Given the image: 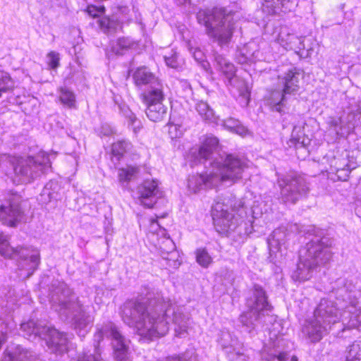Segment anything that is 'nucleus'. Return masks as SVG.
I'll use <instances>...</instances> for the list:
<instances>
[{
	"label": "nucleus",
	"mask_w": 361,
	"mask_h": 361,
	"mask_svg": "<svg viewBox=\"0 0 361 361\" xmlns=\"http://www.w3.org/2000/svg\"><path fill=\"white\" fill-rule=\"evenodd\" d=\"M271 14H274L276 13V11L274 10H273L271 12H270Z\"/></svg>",
	"instance_id": "obj_38"
},
{
	"label": "nucleus",
	"mask_w": 361,
	"mask_h": 361,
	"mask_svg": "<svg viewBox=\"0 0 361 361\" xmlns=\"http://www.w3.org/2000/svg\"><path fill=\"white\" fill-rule=\"evenodd\" d=\"M47 332L51 336H56L59 338H61L64 336V334L62 332L59 331L57 329H56L54 327H47Z\"/></svg>",
	"instance_id": "obj_29"
},
{
	"label": "nucleus",
	"mask_w": 361,
	"mask_h": 361,
	"mask_svg": "<svg viewBox=\"0 0 361 361\" xmlns=\"http://www.w3.org/2000/svg\"><path fill=\"white\" fill-rule=\"evenodd\" d=\"M106 8L104 5H95L90 4L86 6L84 12L92 19H99L102 16L105 14Z\"/></svg>",
	"instance_id": "obj_16"
},
{
	"label": "nucleus",
	"mask_w": 361,
	"mask_h": 361,
	"mask_svg": "<svg viewBox=\"0 0 361 361\" xmlns=\"http://www.w3.org/2000/svg\"><path fill=\"white\" fill-rule=\"evenodd\" d=\"M290 361H298V358L296 356H293Z\"/></svg>",
	"instance_id": "obj_33"
},
{
	"label": "nucleus",
	"mask_w": 361,
	"mask_h": 361,
	"mask_svg": "<svg viewBox=\"0 0 361 361\" xmlns=\"http://www.w3.org/2000/svg\"><path fill=\"white\" fill-rule=\"evenodd\" d=\"M15 88L14 82L8 73H1L0 75V92L12 91Z\"/></svg>",
	"instance_id": "obj_20"
},
{
	"label": "nucleus",
	"mask_w": 361,
	"mask_h": 361,
	"mask_svg": "<svg viewBox=\"0 0 361 361\" xmlns=\"http://www.w3.org/2000/svg\"><path fill=\"white\" fill-rule=\"evenodd\" d=\"M304 78V71L297 68L288 70L283 77V89L280 99L274 103L276 105H281L286 99V95L297 92L300 88L299 76Z\"/></svg>",
	"instance_id": "obj_5"
},
{
	"label": "nucleus",
	"mask_w": 361,
	"mask_h": 361,
	"mask_svg": "<svg viewBox=\"0 0 361 361\" xmlns=\"http://www.w3.org/2000/svg\"><path fill=\"white\" fill-rule=\"evenodd\" d=\"M139 173V167L135 165H127L118 169V179L121 183H128L133 180Z\"/></svg>",
	"instance_id": "obj_13"
},
{
	"label": "nucleus",
	"mask_w": 361,
	"mask_h": 361,
	"mask_svg": "<svg viewBox=\"0 0 361 361\" xmlns=\"http://www.w3.org/2000/svg\"><path fill=\"white\" fill-rule=\"evenodd\" d=\"M290 142L292 143V144H294V145H296L298 142H299V140L296 137H290Z\"/></svg>",
	"instance_id": "obj_32"
},
{
	"label": "nucleus",
	"mask_w": 361,
	"mask_h": 361,
	"mask_svg": "<svg viewBox=\"0 0 361 361\" xmlns=\"http://www.w3.org/2000/svg\"><path fill=\"white\" fill-rule=\"evenodd\" d=\"M228 14L224 8H214L207 14V20L204 23L207 33L214 38L220 46L228 44L233 37V23H227Z\"/></svg>",
	"instance_id": "obj_1"
},
{
	"label": "nucleus",
	"mask_w": 361,
	"mask_h": 361,
	"mask_svg": "<svg viewBox=\"0 0 361 361\" xmlns=\"http://www.w3.org/2000/svg\"><path fill=\"white\" fill-rule=\"evenodd\" d=\"M216 177V175L214 173H201L193 178L194 180H200L204 185H212L213 183L214 178Z\"/></svg>",
	"instance_id": "obj_26"
},
{
	"label": "nucleus",
	"mask_w": 361,
	"mask_h": 361,
	"mask_svg": "<svg viewBox=\"0 0 361 361\" xmlns=\"http://www.w3.org/2000/svg\"><path fill=\"white\" fill-rule=\"evenodd\" d=\"M219 141L216 137L208 136L201 142L197 154L194 156V160L200 163L209 159L212 154L218 149Z\"/></svg>",
	"instance_id": "obj_8"
},
{
	"label": "nucleus",
	"mask_w": 361,
	"mask_h": 361,
	"mask_svg": "<svg viewBox=\"0 0 361 361\" xmlns=\"http://www.w3.org/2000/svg\"><path fill=\"white\" fill-rule=\"evenodd\" d=\"M168 134L171 140H176L181 137L183 133L180 126L171 123L169 125Z\"/></svg>",
	"instance_id": "obj_25"
},
{
	"label": "nucleus",
	"mask_w": 361,
	"mask_h": 361,
	"mask_svg": "<svg viewBox=\"0 0 361 361\" xmlns=\"http://www.w3.org/2000/svg\"><path fill=\"white\" fill-rule=\"evenodd\" d=\"M133 43L126 37H120L116 41V51L122 53L123 51L130 49Z\"/></svg>",
	"instance_id": "obj_23"
},
{
	"label": "nucleus",
	"mask_w": 361,
	"mask_h": 361,
	"mask_svg": "<svg viewBox=\"0 0 361 361\" xmlns=\"http://www.w3.org/2000/svg\"><path fill=\"white\" fill-rule=\"evenodd\" d=\"M113 20L109 16H102L97 20V24L99 29L105 34H109L113 28Z\"/></svg>",
	"instance_id": "obj_21"
},
{
	"label": "nucleus",
	"mask_w": 361,
	"mask_h": 361,
	"mask_svg": "<svg viewBox=\"0 0 361 361\" xmlns=\"http://www.w3.org/2000/svg\"><path fill=\"white\" fill-rule=\"evenodd\" d=\"M299 193V189L297 186L293 188L290 186L289 188H284V196L288 200L289 196L296 195Z\"/></svg>",
	"instance_id": "obj_28"
},
{
	"label": "nucleus",
	"mask_w": 361,
	"mask_h": 361,
	"mask_svg": "<svg viewBox=\"0 0 361 361\" xmlns=\"http://www.w3.org/2000/svg\"><path fill=\"white\" fill-rule=\"evenodd\" d=\"M147 117L153 122H161L164 120L167 114V107L164 103L146 106Z\"/></svg>",
	"instance_id": "obj_12"
},
{
	"label": "nucleus",
	"mask_w": 361,
	"mask_h": 361,
	"mask_svg": "<svg viewBox=\"0 0 361 361\" xmlns=\"http://www.w3.org/2000/svg\"><path fill=\"white\" fill-rule=\"evenodd\" d=\"M8 205H0V221L5 226L14 228L20 224L25 214L20 202L13 196L8 199Z\"/></svg>",
	"instance_id": "obj_4"
},
{
	"label": "nucleus",
	"mask_w": 361,
	"mask_h": 361,
	"mask_svg": "<svg viewBox=\"0 0 361 361\" xmlns=\"http://www.w3.org/2000/svg\"><path fill=\"white\" fill-rule=\"evenodd\" d=\"M6 339H7V336H6V333L1 334V335H0V350L1 349L3 345L6 342Z\"/></svg>",
	"instance_id": "obj_30"
},
{
	"label": "nucleus",
	"mask_w": 361,
	"mask_h": 361,
	"mask_svg": "<svg viewBox=\"0 0 361 361\" xmlns=\"http://www.w3.org/2000/svg\"><path fill=\"white\" fill-rule=\"evenodd\" d=\"M151 224H157V221L155 220V219H151Z\"/></svg>",
	"instance_id": "obj_34"
},
{
	"label": "nucleus",
	"mask_w": 361,
	"mask_h": 361,
	"mask_svg": "<svg viewBox=\"0 0 361 361\" xmlns=\"http://www.w3.org/2000/svg\"><path fill=\"white\" fill-rule=\"evenodd\" d=\"M26 248L23 246H11L8 237L0 232V255L6 258H13L20 256Z\"/></svg>",
	"instance_id": "obj_10"
},
{
	"label": "nucleus",
	"mask_w": 361,
	"mask_h": 361,
	"mask_svg": "<svg viewBox=\"0 0 361 361\" xmlns=\"http://www.w3.org/2000/svg\"><path fill=\"white\" fill-rule=\"evenodd\" d=\"M133 80L137 87L147 85L152 82L157 84L160 82L155 74L151 72L147 66L137 68L133 73Z\"/></svg>",
	"instance_id": "obj_9"
},
{
	"label": "nucleus",
	"mask_w": 361,
	"mask_h": 361,
	"mask_svg": "<svg viewBox=\"0 0 361 361\" xmlns=\"http://www.w3.org/2000/svg\"><path fill=\"white\" fill-rule=\"evenodd\" d=\"M110 334L113 339L118 342V348H116V351L121 353V354H126L128 350V347L125 344L124 338L115 327H111Z\"/></svg>",
	"instance_id": "obj_18"
},
{
	"label": "nucleus",
	"mask_w": 361,
	"mask_h": 361,
	"mask_svg": "<svg viewBox=\"0 0 361 361\" xmlns=\"http://www.w3.org/2000/svg\"><path fill=\"white\" fill-rule=\"evenodd\" d=\"M59 101L66 106L73 109L76 107L75 97L74 93L66 87H61L59 90Z\"/></svg>",
	"instance_id": "obj_15"
},
{
	"label": "nucleus",
	"mask_w": 361,
	"mask_h": 361,
	"mask_svg": "<svg viewBox=\"0 0 361 361\" xmlns=\"http://www.w3.org/2000/svg\"><path fill=\"white\" fill-rule=\"evenodd\" d=\"M131 144L124 140H117L111 145V154L116 158L117 160H121L128 151Z\"/></svg>",
	"instance_id": "obj_14"
},
{
	"label": "nucleus",
	"mask_w": 361,
	"mask_h": 361,
	"mask_svg": "<svg viewBox=\"0 0 361 361\" xmlns=\"http://www.w3.org/2000/svg\"><path fill=\"white\" fill-rule=\"evenodd\" d=\"M197 262L202 267H208L212 262V258L205 247H200L195 251Z\"/></svg>",
	"instance_id": "obj_17"
},
{
	"label": "nucleus",
	"mask_w": 361,
	"mask_h": 361,
	"mask_svg": "<svg viewBox=\"0 0 361 361\" xmlns=\"http://www.w3.org/2000/svg\"><path fill=\"white\" fill-rule=\"evenodd\" d=\"M134 308L136 310L138 308H143L145 310V306L140 302H136L134 305Z\"/></svg>",
	"instance_id": "obj_31"
},
{
	"label": "nucleus",
	"mask_w": 361,
	"mask_h": 361,
	"mask_svg": "<svg viewBox=\"0 0 361 361\" xmlns=\"http://www.w3.org/2000/svg\"><path fill=\"white\" fill-rule=\"evenodd\" d=\"M215 62L217 70L228 81H231L235 75L236 69L235 66L229 62L224 56L217 54L215 56Z\"/></svg>",
	"instance_id": "obj_11"
},
{
	"label": "nucleus",
	"mask_w": 361,
	"mask_h": 361,
	"mask_svg": "<svg viewBox=\"0 0 361 361\" xmlns=\"http://www.w3.org/2000/svg\"><path fill=\"white\" fill-rule=\"evenodd\" d=\"M167 317H168V315H167V314H166V310H165V312H164V317L166 319V318H167Z\"/></svg>",
	"instance_id": "obj_36"
},
{
	"label": "nucleus",
	"mask_w": 361,
	"mask_h": 361,
	"mask_svg": "<svg viewBox=\"0 0 361 361\" xmlns=\"http://www.w3.org/2000/svg\"><path fill=\"white\" fill-rule=\"evenodd\" d=\"M231 207V212L228 211V206L224 202H216L212 207L214 227L222 235H228L238 226L235 207L232 205Z\"/></svg>",
	"instance_id": "obj_2"
},
{
	"label": "nucleus",
	"mask_w": 361,
	"mask_h": 361,
	"mask_svg": "<svg viewBox=\"0 0 361 361\" xmlns=\"http://www.w3.org/2000/svg\"><path fill=\"white\" fill-rule=\"evenodd\" d=\"M297 200H298V199H297V197H293V198H292V201H293V203H295V202L297 201Z\"/></svg>",
	"instance_id": "obj_35"
},
{
	"label": "nucleus",
	"mask_w": 361,
	"mask_h": 361,
	"mask_svg": "<svg viewBox=\"0 0 361 361\" xmlns=\"http://www.w3.org/2000/svg\"><path fill=\"white\" fill-rule=\"evenodd\" d=\"M254 289L257 293L255 301L256 308H260V310L265 309L268 305L267 297L265 291L259 286H255Z\"/></svg>",
	"instance_id": "obj_19"
},
{
	"label": "nucleus",
	"mask_w": 361,
	"mask_h": 361,
	"mask_svg": "<svg viewBox=\"0 0 361 361\" xmlns=\"http://www.w3.org/2000/svg\"><path fill=\"white\" fill-rule=\"evenodd\" d=\"M248 165L238 155L228 154L225 156L223 163L219 166V181L235 183L243 178L244 171Z\"/></svg>",
	"instance_id": "obj_3"
},
{
	"label": "nucleus",
	"mask_w": 361,
	"mask_h": 361,
	"mask_svg": "<svg viewBox=\"0 0 361 361\" xmlns=\"http://www.w3.org/2000/svg\"><path fill=\"white\" fill-rule=\"evenodd\" d=\"M319 254L323 255V257H321V260L326 263L329 262L333 257V253L329 250L327 247H322L318 250Z\"/></svg>",
	"instance_id": "obj_27"
},
{
	"label": "nucleus",
	"mask_w": 361,
	"mask_h": 361,
	"mask_svg": "<svg viewBox=\"0 0 361 361\" xmlns=\"http://www.w3.org/2000/svg\"><path fill=\"white\" fill-rule=\"evenodd\" d=\"M137 199L144 206L152 208L155 201L152 199L160 194L159 183L155 179H146L137 186Z\"/></svg>",
	"instance_id": "obj_6"
},
{
	"label": "nucleus",
	"mask_w": 361,
	"mask_h": 361,
	"mask_svg": "<svg viewBox=\"0 0 361 361\" xmlns=\"http://www.w3.org/2000/svg\"><path fill=\"white\" fill-rule=\"evenodd\" d=\"M127 123L135 134H137L143 128L142 121L133 114L127 117Z\"/></svg>",
	"instance_id": "obj_22"
},
{
	"label": "nucleus",
	"mask_w": 361,
	"mask_h": 361,
	"mask_svg": "<svg viewBox=\"0 0 361 361\" xmlns=\"http://www.w3.org/2000/svg\"><path fill=\"white\" fill-rule=\"evenodd\" d=\"M47 57L49 58L48 66L49 68L56 69L60 65L59 54L54 51H50L47 54Z\"/></svg>",
	"instance_id": "obj_24"
},
{
	"label": "nucleus",
	"mask_w": 361,
	"mask_h": 361,
	"mask_svg": "<svg viewBox=\"0 0 361 361\" xmlns=\"http://www.w3.org/2000/svg\"><path fill=\"white\" fill-rule=\"evenodd\" d=\"M275 93H276V91H272V92H271V96H272V97H274V94Z\"/></svg>",
	"instance_id": "obj_37"
},
{
	"label": "nucleus",
	"mask_w": 361,
	"mask_h": 361,
	"mask_svg": "<svg viewBox=\"0 0 361 361\" xmlns=\"http://www.w3.org/2000/svg\"><path fill=\"white\" fill-rule=\"evenodd\" d=\"M277 111H279V112H281V108H279V109H277Z\"/></svg>",
	"instance_id": "obj_39"
},
{
	"label": "nucleus",
	"mask_w": 361,
	"mask_h": 361,
	"mask_svg": "<svg viewBox=\"0 0 361 361\" xmlns=\"http://www.w3.org/2000/svg\"><path fill=\"white\" fill-rule=\"evenodd\" d=\"M140 99L145 106L164 103L165 94L164 87L161 82H158L154 87L142 92Z\"/></svg>",
	"instance_id": "obj_7"
}]
</instances>
